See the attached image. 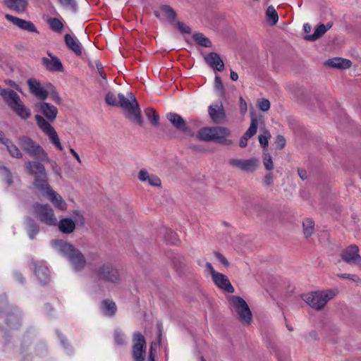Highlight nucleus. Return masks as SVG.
I'll return each mask as SVG.
<instances>
[{
    "instance_id": "f257e3e1",
    "label": "nucleus",
    "mask_w": 361,
    "mask_h": 361,
    "mask_svg": "<svg viewBox=\"0 0 361 361\" xmlns=\"http://www.w3.org/2000/svg\"><path fill=\"white\" fill-rule=\"evenodd\" d=\"M51 245L71 264L75 271H81L87 264L86 259L81 251L73 245L63 240L56 239L51 241Z\"/></svg>"
},
{
    "instance_id": "f03ea898",
    "label": "nucleus",
    "mask_w": 361,
    "mask_h": 361,
    "mask_svg": "<svg viewBox=\"0 0 361 361\" xmlns=\"http://www.w3.org/2000/svg\"><path fill=\"white\" fill-rule=\"evenodd\" d=\"M0 318L3 322L0 323V330L4 333L6 343L10 341V333L18 330L21 326V317L15 308L9 307L6 302H0Z\"/></svg>"
},
{
    "instance_id": "7ed1b4c3",
    "label": "nucleus",
    "mask_w": 361,
    "mask_h": 361,
    "mask_svg": "<svg viewBox=\"0 0 361 361\" xmlns=\"http://www.w3.org/2000/svg\"><path fill=\"white\" fill-rule=\"evenodd\" d=\"M231 135L229 128L224 126L204 127L199 130L196 138L204 142H214L215 143L229 146L233 141L228 139Z\"/></svg>"
},
{
    "instance_id": "20e7f679",
    "label": "nucleus",
    "mask_w": 361,
    "mask_h": 361,
    "mask_svg": "<svg viewBox=\"0 0 361 361\" xmlns=\"http://www.w3.org/2000/svg\"><path fill=\"white\" fill-rule=\"evenodd\" d=\"M39 159L28 160L25 162V170L27 174L33 177L32 185L38 190L49 188V176L44 165Z\"/></svg>"
},
{
    "instance_id": "39448f33",
    "label": "nucleus",
    "mask_w": 361,
    "mask_h": 361,
    "mask_svg": "<svg viewBox=\"0 0 361 361\" xmlns=\"http://www.w3.org/2000/svg\"><path fill=\"white\" fill-rule=\"evenodd\" d=\"M118 106L125 111V116L132 123L142 127L144 120L141 114V109L138 103L133 104L129 99L123 94H118Z\"/></svg>"
},
{
    "instance_id": "423d86ee",
    "label": "nucleus",
    "mask_w": 361,
    "mask_h": 361,
    "mask_svg": "<svg viewBox=\"0 0 361 361\" xmlns=\"http://www.w3.org/2000/svg\"><path fill=\"white\" fill-rule=\"evenodd\" d=\"M18 140L22 150L30 157L39 160H41L44 156L46 157L47 152L31 137L23 135L19 137Z\"/></svg>"
},
{
    "instance_id": "0eeeda50",
    "label": "nucleus",
    "mask_w": 361,
    "mask_h": 361,
    "mask_svg": "<svg viewBox=\"0 0 361 361\" xmlns=\"http://www.w3.org/2000/svg\"><path fill=\"white\" fill-rule=\"evenodd\" d=\"M92 272L99 280L111 283H118L120 281L118 270L110 263L102 264Z\"/></svg>"
},
{
    "instance_id": "6e6552de",
    "label": "nucleus",
    "mask_w": 361,
    "mask_h": 361,
    "mask_svg": "<svg viewBox=\"0 0 361 361\" xmlns=\"http://www.w3.org/2000/svg\"><path fill=\"white\" fill-rule=\"evenodd\" d=\"M229 301L235 309L238 319L242 322L250 324L252 314L245 300L240 296L232 295L230 297Z\"/></svg>"
},
{
    "instance_id": "1a4fd4ad",
    "label": "nucleus",
    "mask_w": 361,
    "mask_h": 361,
    "mask_svg": "<svg viewBox=\"0 0 361 361\" xmlns=\"http://www.w3.org/2000/svg\"><path fill=\"white\" fill-rule=\"evenodd\" d=\"M5 103L21 119L27 120L30 117V110L23 104L20 96L14 90L8 95V99L6 100Z\"/></svg>"
},
{
    "instance_id": "9d476101",
    "label": "nucleus",
    "mask_w": 361,
    "mask_h": 361,
    "mask_svg": "<svg viewBox=\"0 0 361 361\" xmlns=\"http://www.w3.org/2000/svg\"><path fill=\"white\" fill-rule=\"evenodd\" d=\"M35 214L39 220L48 226H56L57 219L52 208L48 204L35 202L32 205Z\"/></svg>"
},
{
    "instance_id": "9b49d317",
    "label": "nucleus",
    "mask_w": 361,
    "mask_h": 361,
    "mask_svg": "<svg viewBox=\"0 0 361 361\" xmlns=\"http://www.w3.org/2000/svg\"><path fill=\"white\" fill-rule=\"evenodd\" d=\"M36 123L39 128L49 138L51 143L60 151L63 149V147L60 142L59 135L51 125L48 123L42 116L37 114L35 116Z\"/></svg>"
},
{
    "instance_id": "f8f14e48",
    "label": "nucleus",
    "mask_w": 361,
    "mask_h": 361,
    "mask_svg": "<svg viewBox=\"0 0 361 361\" xmlns=\"http://www.w3.org/2000/svg\"><path fill=\"white\" fill-rule=\"evenodd\" d=\"M147 343L145 336L140 331L133 336L132 357L133 361H145L146 357Z\"/></svg>"
},
{
    "instance_id": "ddd939ff",
    "label": "nucleus",
    "mask_w": 361,
    "mask_h": 361,
    "mask_svg": "<svg viewBox=\"0 0 361 361\" xmlns=\"http://www.w3.org/2000/svg\"><path fill=\"white\" fill-rule=\"evenodd\" d=\"M254 209L257 216L266 222L274 220L279 213L276 207L266 202L255 204Z\"/></svg>"
},
{
    "instance_id": "4468645a",
    "label": "nucleus",
    "mask_w": 361,
    "mask_h": 361,
    "mask_svg": "<svg viewBox=\"0 0 361 361\" xmlns=\"http://www.w3.org/2000/svg\"><path fill=\"white\" fill-rule=\"evenodd\" d=\"M228 164L233 168H237L243 172H254L259 166V159L256 157H251L248 159H231Z\"/></svg>"
},
{
    "instance_id": "2eb2a0df",
    "label": "nucleus",
    "mask_w": 361,
    "mask_h": 361,
    "mask_svg": "<svg viewBox=\"0 0 361 361\" xmlns=\"http://www.w3.org/2000/svg\"><path fill=\"white\" fill-rule=\"evenodd\" d=\"M166 118L171 125L178 131L183 133L190 137L195 136L194 131L189 128L183 118L176 113L170 112L166 114Z\"/></svg>"
},
{
    "instance_id": "dca6fc26",
    "label": "nucleus",
    "mask_w": 361,
    "mask_h": 361,
    "mask_svg": "<svg viewBox=\"0 0 361 361\" xmlns=\"http://www.w3.org/2000/svg\"><path fill=\"white\" fill-rule=\"evenodd\" d=\"M35 110L41 113L48 123H52L56 118L58 114L57 108L50 103L45 102H37Z\"/></svg>"
},
{
    "instance_id": "f3484780",
    "label": "nucleus",
    "mask_w": 361,
    "mask_h": 361,
    "mask_svg": "<svg viewBox=\"0 0 361 361\" xmlns=\"http://www.w3.org/2000/svg\"><path fill=\"white\" fill-rule=\"evenodd\" d=\"M302 299L312 308L317 310H322L326 304V300L322 298V292L321 291L305 295L302 296Z\"/></svg>"
},
{
    "instance_id": "a211bd4d",
    "label": "nucleus",
    "mask_w": 361,
    "mask_h": 361,
    "mask_svg": "<svg viewBox=\"0 0 361 361\" xmlns=\"http://www.w3.org/2000/svg\"><path fill=\"white\" fill-rule=\"evenodd\" d=\"M5 18L23 30L39 33L36 27L31 21L25 20L8 13L5 15Z\"/></svg>"
},
{
    "instance_id": "6ab92c4d",
    "label": "nucleus",
    "mask_w": 361,
    "mask_h": 361,
    "mask_svg": "<svg viewBox=\"0 0 361 361\" xmlns=\"http://www.w3.org/2000/svg\"><path fill=\"white\" fill-rule=\"evenodd\" d=\"M31 264L34 267V273L38 278L42 286H46L49 284L51 280V276L50 271L48 267L44 264H38L37 262L33 260L31 262Z\"/></svg>"
},
{
    "instance_id": "aec40b11",
    "label": "nucleus",
    "mask_w": 361,
    "mask_h": 361,
    "mask_svg": "<svg viewBox=\"0 0 361 361\" xmlns=\"http://www.w3.org/2000/svg\"><path fill=\"white\" fill-rule=\"evenodd\" d=\"M27 85L30 92L42 100V102H44L47 98L49 92L41 86L39 80L35 78H30L27 80Z\"/></svg>"
},
{
    "instance_id": "412c9836",
    "label": "nucleus",
    "mask_w": 361,
    "mask_h": 361,
    "mask_svg": "<svg viewBox=\"0 0 361 361\" xmlns=\"http://www.w3.org/2000/svg\"><path fill=\"white\" fill-rule=\"evenodd\" d=\"M258 120L257 116L252 113L251 114V123L249 128L240 137L239 142V146L241 148H244L247 145L248 140L255 135L257 131Z\"/></svg>"
},
{
    "instance_id": "4be33fe9",
    "label": "nucleus",
    "mask_w": 361,
    "mask_h": 361,
    "mask_svg": "<svg viewBox=\"0 0 361 361\" xmlns=\"http://www.w3.org/2000/svg\"><path fill=\"white\" fill-rule=\"evenodd\" d=\"M47 54L51 57V59L46 57L42 59V63L46 69L51 72H63V66L59 59L49 51Z\"/></svg>"
},
{
    "instance_id": "5701e85b",
    "label": "nucleus",
    "mask_w": 361,
    "mask_h": 361,
    "mask_svg": "<svg viewBox=\"0 0 361 361\" xmlns=\"http://www.w3.org/2000/svg\"><path fill=\"white\" fill-rule=\"evenodd\" d=\"M208 113L213 123L216 124L223 123L226 117L221 104V105L214 104L209 106L208 108Z\"/></svg>"
},
{
    "instance_id": "b1692460",
    "label": "nucleus",
    "mask_w": 361,
    "mask_h": 361,
    "mask_svg": "<svg viewBox=\"0 0 361 361\" xmlns=\"http://www.w3.org/2000/svg\"><path fill=\"white\" fill-rule=\"evenodd\" d=\"M324 65L331 68L345 70L351 67L352 61L341 57H334L324 61Z\"/></svg>"
},
{
    "instance_id": "393cba45",
    "label": "nucleus",
    "mask_w": 361,
    "mask_h": 361,
    "mask_svg": "<svg viewBox=\"0 0 361 361\" xmlns=\"http://www.w3.org/2000/svg\"><path fill=\"white\" fill-rule=\"evenodd\" d=\"M212 281L220 289H222L228 293H234L235 289L226 275L219 272L212 279Z\"/></svg>"
},
{
    "instance_id": "a878e982",
    "label": "nucleus",
    "mask_w": 361,
    "mask_h": 361,
    "mask_svg": "<svg viewBox=\"0 0 361 361\" xmlns=\"http://www.w3.org/2000/svg\"><path fill=\"white\" fill-rule=\"evenodd\" d=\"M204 59L207 64L213 69L219 72H222L224 70V61L216 52H210Z\"/></svg>"
},
{
    "instance_id": "bb28decb",
    "label": "nucleus",
    "mask_w": 361,
    "mask_h": 361,
    "mask_svg": "<svg viewBox=\"0 0 361 361\" xmlns=\"http://www.w3.org/2000/svg\"><path fill=\"white\" fill-rule=\"evenodd\" d=\"M359 256V247L356 245L347 247L341 253V258L348 264H355Z\"/></svg>"
},
{
    "instance_id": "cd10ccee",
    "label": "nucleus",
    "mask_w": 361,
    "mask_h": 361,
    "mask_svg": "<svg viewBox=\"0 0 361 361\" xmlns=\"http://www.w3.org/2000/svg\"><path fill=\"white\" fill-rule=\"evenodd\" d=\"M43 194H47L49 195V197L51 202L54 204L56 207L59 209L60 210H66L67 208V204L66 202L62 199L61 196L56 193L54 190H53L49 185V189H46L44 190H39Z\"/></svg>"
},
{
    "instance_id": "c85d7f7f",
    "label": "nucleus",
    "mask_w": 361,
    "mask_h": 361,
    "mask_svg": "<svg viewBox=\"0 0 361 361\" xmlns=\"http://www.w3.org/2000/svg\"><path fill=\"white\" fill-rule=\"evenodd\" d=\"M64 41L66 47L73 51L77 56H82V46L77 39L73 37L70 34H66Z\"/></svg>"
},
{
    "instance_id": "c756f323",
    "label": "nucleus",
    "mask_w": 361,
    "mask_h": 361,
    "mask_svg": "<svg viewBox=\"0 0 361 361\" xmlns=\"http://www.w3.org/2000/svg\"><path fill=\"white\" fill-rule=\"evenodd\" d=\"M3 3L7 8L18 13H23L27 8L28 0H4Z\"/></svg>"
},
{
    "instance_id": "7c9ffc66",
    "label": "nucleus",
    "mask_w": 361,
    "mask_h": 361,
    "mask_svg": "<svg viewBox=\"0 0 361 361\" xmlns=\"http://www.w3.org/2000/svg\"><path fill=\"white\" fill-rule=\"evenodd\" d=\"M57 224L59 230L64 234H71L75 229V223L71 218H63Z\"/></svg>"
},
{
    "instance_id": "2f4dec72",
    "label": "nucleus",
    "mask_w": 361,
    "mask_h": 361,
    "mask_svg": "<svg viewBox=\"0 0 361 361\" xmlns=\"http://www.w3.org/2000/svg\"><path fill=\"white\" fill-rule=\"evenodd\" d=\"M101 308L104 315L112 317L117 311L116 303L110 299H104L101 302Z\"/></svg>"
},
{
    "instance_id": "473e14b6",
    "label": "nucleus",
    "mask_w": 361,
    "mask_h": 361,
    "mask_svg": "<svg viewBox=\"0 0 361 361\" xmlns=\"http://www.w3.org/2000/svg\"><path fill=\"white\" fill-rule=\"evenodd\" d=\"M25 224L29 238L33 240L36 235L39 232V226L34 219L30 216L26 217Z\"/></svg>"
},
{
    "instance_id": "72a5a7b5",
    "label": "nucleus",
    "mask_w": 361,
    "mask_h": 361,
    "mask_svg": "<svg viewBox=\"0 0 361 361\" xmlns=\"http://www.w3.org/2000/svg\"><path fill=\"white\" fill-rule=\"evenodd\" d=\"M161 233L163 234L164 241L166 244L177 245L179 242L177 234L171 229L168 228H163L161 231Z\"/></svg>"
},
{
    "instance_id": "f704fd0d",
    "label": "nucleus",
    "mask_w": 361,
    "mask_h": 361,
    "mask_svg": "<svg viewBox=\"0 0 361 361\" xmlns=\"http://www.w3.org/2000/svg\"><path fill=\"white\" fill-rule=\"evenodd\" d=\"M145 114L147 116V120L153 127L159 126V115L157 114L156 110L153 108L149 107L145 109Z\"/></svg>"
},
{
    "instance_id": "c9c22d12",
    "label": "nucleus",
    "mask_w": 361,
    "mask_h": 361,
    "mask_svg": "<svg viewBox=\"0 0 361 361\" xmlns=\"http://www.w3.org/2000/svg\"><path fill=\"white\" fill-rule=\"evenodd\" d=\"M326 32L324 24H319L315 28L313 34L307 35L304 37V39L309 42H314L322 37Z\"/></svg>"
},
{
    "instance_id": "e433bc0d",
    "label": "nucleus",
    "mask_w": 361,
    "mask_h": 361,
    "mask_svg": "<svg viewBox=\"0 0 361 361\" xmlns=\"http://www.w3.org/2000/svg\"><path fill=\"white\" fill-rule=\"evenodd\" d=\"M5 141L6 142L4 145L6 147L9 154L12 157L21 159L23 157V154L19 148L16 145H14L10 139L6 140Z\"/></svg>"
},
{
    "instance_id": "4c0bfd02",
    "label": "nucleus",
    "mask_w": 361,
    "mask_h": 361,
    "mask_svg": "<svg viewBox=\"0 0 361 361\" xmlns=\"http://www.w3.org/2000/svg\"><path fill=\"white\" fill-rule=\"evenodd\" d=\"M192 38L197 44L202 47L209 48L212 46L211 40L201 32L193 34Z\"/></svg>"
},
{
    "instance_id": "58836bf2",
    "label": "nucleus",
    "mask_w": 361,
    "mask_h": 361,
    "mask_svg": "<svg viewBox=\"0 0 361 361\" xmlns=\"http://www.w3.org/2000/svg\"><path fill=\"white\" fill-rule=\"evenodd\" d=\"M173 268L177 272L181 271L185 267V258L180 255H176L171 257Z\"/></svg>"
},
{
    "instance_id": "ea45409f",
    "label": "nucleus",
    "mask_w": 361,
    "mask_h": 361,
    "mask_svg": "<svg viewBox=\"0 0 361 361\" xmlns=\"http://www.w3.org/2000/svg\"><path fill=\"white\" fill-rule=\"evenodd\" d=\"M266 17L270 25H274L277 23L279 16L273 6H268L266 11Z\"/></svg>"
},
{
    "instance_id": "a19ab883",
    "label": "nucleus",
    "mask_w": 361,
    "mask_h": 361,
    "mask_svg": "<svg viewBox=\"0 0 361 361\" xmlns=\"http://www.w3.org/2000/svg\"><path fill=\"white\" fill-rule=\"evenodd\" d=\"M160 9L164 13L168 18V20L172 23L175 21L177 13L176 11L169 5L164 4L160 6Z\"/></svg>"
},
{
    "instance_id": "79ce46f5",
    "label": "nucleus",
    "mask_w": 361,
    "mask_h": 361,
    "mask_svg": "<svg viewBox=\"0 0 361 361\" xmlns=\"http://www.w3.org/2000/svg\"><path fill=\"white\" fill-rule=\"evenodd\" d=\"M303 233L306 238L310 237L314 231V222L311 219H306L302 222Z\"/></svg>"
},
{
    "instance_id": "37998d69",
    "label": "nucleus",
    "mask_w": 361,
    "mask_h": 361,
    "mask_svg": "<svg viewBox=\"0 0 361 361\" xmlns=\"http://www.w3.org/2000/svg\"><path fill=\"white\" fill-rule=\"evenodd\" d=\"M0 173L3 179L6 181L8 186H11L13 183V175L10 169L5 166H0Z\"/></svg>"
},
{
    "instance_id": "c03bdc74",
    "label": "nucleus",
    "mask_w": 361,
    "mask_h": 361,
    "mask_svg": "<svg viewBox=\"0 0 361 361\" xmlns=\"http://www.w3.org/2000/svg\"><path fill=\"white\" fill-rule=\"evenodd\" d=\"M47 23L49 24L51 30L56 32H61L63 28L62 22L57 18H49L47 20Z\"/></svg>"
},
{
    "instance_id": "a18cd8bd",
    "label": "nucleus",
    "mask_w": 361,
    "mask_h": 361,
    "mask_svg": "<svg viewBox=\"0 0 361 361\" xmlns=\"http://www.w3.org/2000/svg\"><path fill=\"white\" fill-rule=\"evenodd\" d=\"M41 161H44V162L49 163L51 165L53 172L59 176L61 177V168L58 166L57 163L54 160L49 159L47 153H46V157L44 156Z\"/></svg>"
},
{
    "instance_id": "49530a36",
    "label": "nucleus",
    "mask_w": 361,
    "mask_h": 361,
    "mask_svg": "<svg viewBox=\"0 0 361 361\" xmlns=\"http://www.w3.org/2000/svg\"><path fill=\"white\" fill-rule=\"evenodd\" d=\"M214 87L216 90L219 93L221 97H224L225 95L226 90L224 87L221 78L219 75H216L215 76Z\"/></svg>"
},
{
    "instance_id": "de8ad7c7",
    "label": "nucleus",
    "mask_w": 361,
    "mask_h": 361,
    "mask_svg": "<svg viewBox=\"0 0 361 361\" xmlns=\"http://www.w3.org/2000/svg\"><path fill=\"white\" fill-rule=\"evenodd\" d=\"M72 216L75 219V223L80 226H83L85 225V221L83 214L81 211L75 209L72 212Z\"/></svg>"
},
{
    "instance_id": "09e8293b",
    "label": "nucleus",
    "mask_w": 361,
    "mask_h": 361,
    "mask_svg": "<svg viewBox=\"0 0 361 361\" xmlns=\"http://www.w3.org/2000/svg\"><path fill=\"white\" fill-rule=\"evenodd\" d=\"M271 137L270 133L265 130L264 134H261L258 137L259 142L261 146L263 147L264 151L267 149V147L268 146V140Z\"/></svg>"
},
{
    "instance_id": "8fccbe9b",
    "label": "nucleus",
    "mask_w": 361,
    "mask_h": 361,
    "mask_svg": "<svg viewBox=\"0 0 361 361\" xmlns=\"http://www.w3.org/2000/svg\"><path fill=\"white\" fill-rule=\"evenodd\" d=\"M105 102L109 106H118V104L115 94L111 92L106 93L105 97Z\"/></svg>"
},
{
    "instance_id": "3c124183",
    "label": "nucleus",
    "mask_w": 361,
    "mask_h": 361,
    "mask_svg": "<svg viewBox=\"0 0 361 361\" xmlns=\"http://www.w3.org/2000/svg\"><path fill=\"white\" fill-rule=\"evenodd\" d=\"M290 92L298 99H302L305 96V89L300 86H293L290 88Z\"/></svg>"
},
{
    "instance_id": "603ef678",
    "label": "nucleus",
    "mask_w": 361,
    "mask_h": 361,
    "mask_svg": "<svg viewBox=\"0 0 361 361\" xmlns=\"http://www.w3.org/2000/svg\"><path fill=\"white\" fill-rule=\"evenodd\" d=\"M263 164L267 171H271L274 169V164L271 155L269 153L264 152Z\"/></svg>"
},
{
    "instance_id": "864d4df0",
    "label": "nucleus",
    "mask_w": 361,
    "mask_h": 361,
    "mask_svg": "<svg viewBox=\"0 0 361 361\" xmlns=\"http://www.w3.org/2000/svg\"><path fill=\"white\" fill-rule=\"evenodd\" d=\"M176 25L178 27V30L183 34H188L190 35L191 33V28L186 25L185 23L180 21L176 22Z\"/></svg>"
},
{
    "instance_id": "5fc2aeb1",
    "label": "nucleus",
    "mask_w": 361,
    "mask_h": 361,
    "mask_svg": "<svg viewBox=\"0 0 361 361\" xmlns=\"http://www.w3.org/2000/svg\"><path fill=\"white\" fill-rule=\"evenodd\" d=\"M50 94L51 99L56 104L60 105L62 103V99L56 90V89H53L49 93Z\"/></svg>"
},
{
    "instance_id": "6e6d98bb",
    "label": "nucleus",
    "mask_w": 361,
    "mask_h": 361,
    "mask_svg": "<svg viewBox=\"0 0 361 361\" xmlns=\"http://www.w3.org/2000/svg\"><path fill=\"white\" fill-rule=\"evenodd\" d=\"M147 181H148L149 184L152 186H154V187L161 186V180L156 175L149 176Z\"/></svg>"
},
{
    "instance_id": "4d7b16f0",
    "label": "nucleus",
    "mask_w": 361,
    "mask_h": 361,
    "mask_svg": "<svg viewBox=\"0 0 361 361\" xmlns=\"http://www.w3.org/2000/svg\"><path fill=\"white\" fill-rule=\"evenodd\" d=\"M276 149L281 150L285 147L286 141L285 137L283 135H278L276 136Z\"/></svg>"
},
{
    "instance_id": "13d9d810",
    "label": "nucleus",
    "mask_w": 361,
    "mask_h": 361,
    "mask_svg": "<svg viewBox=\"0 0 361 361\" xmlns=\"http://www.w3.org/2000/svg\"><path fill=\"white\" fill-rule=\"evenodd\" d=\"M214 255L224 267H229L230 264L228 261L221 253L219 252L218 251H214Z\"/></svg>"
},
{
    "instance_id": "bf43d9fd",
    "label": "nucleus",
    "mask_w": 361,
    "mask_h": 361,
    "mask_svg": "<svg viewBox=\"0 0 361 361\" xmlns=\"http://www.w3.org/2000/svg\"><path fill=\"white\" fill-rule=\"evenodd\" d=\"M114 341L115 343L118 345H123L126 344L123 335L117 331H116L114 333Z\"/></svg>"
},
{
    "instance_id": "052dcab7",
    "label": "nucleus",
    "mask_w": 361,
    "mask_h": 361,
    "mask_svg": "<svg viewBox=\"0 0 361 361\" xmlns=\"http://www.w3.org/2000/svg\"><path fill=\"white\" fill-rule=\"evenodd\" d=\"M322 298L326 300V302L332 299L337 293L336 290H327L326 291H322Z\"/></svg>"
},
{
    "instance_id": "680f3d73",
    "label": "nucleus",
    "mask_w": 361,
    "mask_h": 361,
    "mask_svg": "<svg viewBox=\"0 0 361 361\" xmlns=\"http://www.w3.org/2000/svg\"><path fill=\"white\" fill-rule=\"evenodd\" d=\"M258 106L261 111H267L270 108V102L267 99H262L259 102Z\"/></svg>"
},
{
    "instance_id": "e2e57ef3",
    "label": "nucleus",
    "mask_w": 361,
    "mask_h": 361,
    "mask_svg": "<svg viewBox=\"0 0 361 361\" xmlns=\"http://www.w3.org/2000/svg\"><path fill=\"white\" fill-rule=\"evenodd\" d=\"M95 66H96L97 70L98 71V73L99 74L101 78L104 80H106V75L103 70V66H102V63L99 61H96Z\"/></svg>"
},
{
    "instance_id": "0e129e2a",
    "label": "nucleus",
    "mask_w": 361,
    "mask_h": 361,
    "mask_svg": "<svg viewBox=\"0 0 361 361\" xmlns=\"http://www.w3.org/2000/svg\"><path fill=\"white\" fill-rule=\"evenodd\" d=\"M13 90L9 88H3L0 85V95L2 97L4 102L8 99V95L10 94V92H12Z\"/></svg>"
},
{
    "instance_id": "69168bd1",
    "label": "nucleus",
    "mask_w": 361,
    "mask_h": 361,
    "mask_svg": "<svg viewBox=\"0 0 361 361\" xmlns=\"http://www.w3.org/2000/svg\"><path fill=\"white\" fill-rule=\"evenodd\" d=\"M149 173L146 169H141L138 173V178L140 181L145 182L149 179Z\"/></svg>"
},
{
    "instance_id": "338daca9",
    "label": "nucleus",
    "mask_w": 361,
    "mask_h": 361,
    "mask_svg": "<svg viewBox=\"0 0 361 361\" xmlns=\"http://www.w3.org/2000/svg\"><path fill=\"white\" fill-rule=\"evenodd\" d=\"M337 276L342 279H350L355 282L359 280V277L357 275H350L348 274H338Z\"/></svg>"
},
{
    "instance_id": "774afa93",
    "label": "nucleus",
    "mask_w": 361,
    "mask_h": 361,
    "mask_svg": "<svg viewBox=\"0 0 361 361\" xmlns=\"http://www.w3.org/2000/svg\"><path fill=\"white\" fill-rule=\"evenodd\" d=\"M264 184L269 187L273 185V174L271 172L267 173L264 178Z\"/></svg>"
}]
</instances>
